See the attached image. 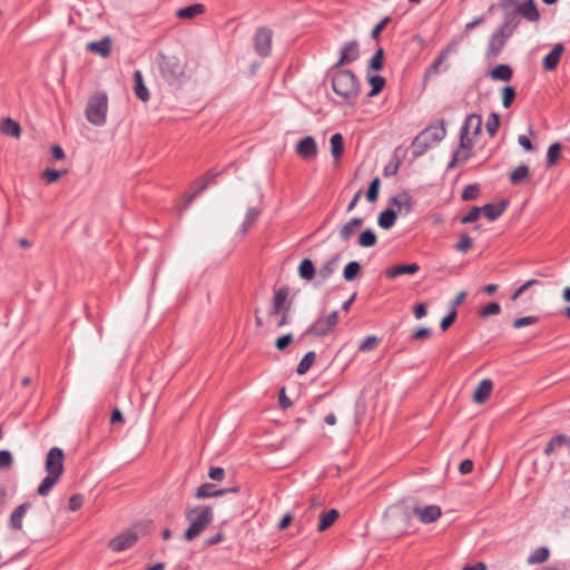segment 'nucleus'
I'll return each mask as SVG.
<instances>
[{"instance_id":"obj_28","label":"nucleus","mask_w":570,"mask_h":570,"mask_svg":"<svg viewBox=\"0 0 570 570\" xmlns=\"http://www.w3.org/2000/svg\"><path fill=\"white\" fill-rule=\"evenodd\" d=\"M391 204L396 206L399 212L404 209L405 214L410 213L413 207L412 197L406 193H401V194L394 196L391 199Z\"/></svg>"},{"instance_id":"obj_55","label":"nucleus","mask_w":570,"mask_h":570,"mask_svg":"<svg viewBox=\"0 0 570 570\" xmlns=\"http://www.w3.org/2000/svg\"><path fill=\"white\" fill-rule=\"evenodd\" d=\"M500 312H501L500 304L497 303V302H492V303L488 304L487 306H484L480 311V315L482 317H488V316H491V315H498Z\"/></svg>"},{"instance_id":"obj_3","label":"nucleus","mask_w":570,"mask_h":570,"mask_svg":"<svg viewBox=\"0 0 570 570\" xmlns=\"http://www.w3.org/2000/svg\"><path fill=\"white\" fill-rule=\"evenodd\" d=\"M184 515L189 522L188 528L183 534V539L187 542L199 537L214 519L213 509L208 505H194L186 508Z\"/></svg>"},{"instance_id":"obj_2","label":"nucleus","mask_w":570,"mask_h":570,"mask_svg":"<svg viewBox=\"0 0 570 570\" xmlns=\"http://www.w3.org/2000/svg\"><path fill=\"white\" fill-rule=\"evenodd\" d=\"M481 128L482 117L480 115L471 114L465 118L460 131L459 146L453 153L449 167H453L455 164H464L470 159Z\"/></svg>"},{"instance_id":"obj_8","label":"nucleus","mask_w":570,"mask_h":570,"mask_svg":"<svg viewBox=\"0 0 570 570\" xmlns=\"http://www.w3.org/2000/svg\"><path fill=\"white\" fill-rule=\"evenodd\" d=\"M63 451L60 448H51L46 456L45 469L48 474L60 476L63 473Z\"/></svg>"},{"instance_id":"obj_10","label":"nucleus","mask_w":570,"mask_h":570,"mask_svg":"<svg viewBox=\"0 0 570 570\" xmlns=\"http://www.w3.org/2000/svg\"><path fill=\"white\" fill-rule=\"evenodd\" d=\"M272 30L259 28L254 38V47L256 52L262 57H267L272 51Z\"/></svg>"},{"instance_id":"obj_53","label":"nucleus","mask_w":570,"mask_h":570,"mask_svg":"<svg viewBox=\"0 0 570 570\" xmlns=\"http://www.w3.org/2000/svg\"><path fill=\"white\" fill-rule=\"evenodd\" d=\"M515 98V90L511 86H507L502 89V104L504 108H509Z\"/></svg>"},{"instance_id":"obj_17","label":"nucleus","mask_w":570,"mask_h":570,"mask_svg":"<svg viewBox=\"0 0 570 570\" xmlns=\"http://www.w3.org/2000/svg\"><path fill=\"white\" fill-rule=\"evenodd\" d=\"M31 504L29 502H24L18 505L10 514L9 525L12 530L19 531L22 529V519L26 512L30 509Z\"/></svg>"},{"instance_id":"obj_57","label":"nucleus","mask_w":570,"mask_h":570,"mask_svg":"<svg viewBox=\"0 0 570 570\" xmlns=\"http://www.w3.org/2000/svg\"><path fill=\"white\" fill-rule=\"evenodd\" d=\"M482 212L479 207H472L465 216L462 217L461 223L468 224L473 223L480 217V213Z\"/></svg>"},{"instance_id":"obj_26","label":"nucleus","mask_w":570,"mask_h":570,"mask_svg":"<svg viewBox=\"0 0 570 570\" xmlns=\"http://www.w3.org/2000/svg\"><path fill=\"white\" fill-rule=\"evenodd\" d=\"M559 448H566L570 454V439L563 434L552 438L544 449V454L550 455Z\"/></svg>"},{"instance_id":"obj_60","label":"nucleus","mask_w":570,"mask_h":570,"mask_svg":"<svg viewBox=\"0 0 570 570\" xmlns=\"http://www.w3.org/2000/svg\"><path fill=\"white\" fill-rule=\"evenodd\" d=\"M83 503V498L81 494H73L69 499V509L71 511H77L81 508Z\"/></svg>"},{"instance_id":"obj_44","label":"nucleus","mask_w":570,"mask_h":570,"mask_svg":"<svg viewBox=\"0 0 570 570\" xmlns=\"http://www.w3.org/2000/svg\"><path fill=\"white\" fill-rule=\"evenodd\" d=\"M368 82L372 88L367 96L374 97L384 88L385 79L381 76H371L368 77Z\"/></svg>"},{"instance_id":"obj_56","label":"nucleus","mask_w":570,"mask_h":570,"mask_svg":"<svg viewBox=\"0 0 570 570\" xmlns=\"http://www.w3.org/2000/svg\"><path fill=\"white\" fill-rule=\"evenodd\" d=\"M479 191L480 190L476 185H468L462 193V199H464V200L474 199L478 197Z\"/></svg>"},{"instance_id":"obj_9","label":"nucleus","mask_w":570,"mask_h":570,"mask_svg":"<svg viewBox=\"0 0 570 570\" xmlns=\"http://www.w3.org/2000/svg\"><path fill=\"white\" fill-rule=\"evenodd\" d=\"M137 541V533L132 530H127L111 539L108 547L115 552H121L134 547Z\"/></svg>"},{"instance_id":"obj_47","label":"nucleus","mask_w":570,"mask_h":570,"mask_svg":"<svg viewBox=\"0 0 570 570\" xmlns=\"http://www.w3.org/2000/svg\"><path fill=\"white\" fill-rule=\"evenodd\" d=\"M380 184H381V180L379 177H375L370 186H368V189L366 191V199L370 202V203H374L376 202L377 199V196H379V188H380Z\"/></svg>"},{"instance_id":"obj_36","label":"nucleus","mask_w":570,"mask_h":570,"mask_svg":"<svg viewBox=\"0 0 570 570\" xmlns=\"http://www.w3.org/2000/svg\"><path fill=\"white\" fill-rule=\"evenodd\" d=\"M530 176L529 167L527 165H519L511 174L510 181L513 185H519L527 180Z\"/></svg>"},{"instance_id":"obj_31","label":"nucleus","mask_w":570,"mask_h":570,"mask_svg":"<svg viewBox=\"0 0 570 570\" xmlns=\"http://www.w3.org/2000/svg\"><path fill=\"white\" fill-rule=\"evenodd\" d=\"M340 513L336 509H331L321 514L320 523L317 525L318 532L327 530L338 518Z\"/></svg>"},{"instance_id":"obj_33","label":"nucleus","mask_w":570,"mask_h":570,"mask_svg":"<svg viewBox=\"0 0 570 570\" xmlns=\"http://www.w3.org/2000/svg\"><path fill=\"white\" fill-rule=\"evenodd\" d=\"M316 274L314 263L309 258H304L298 266V275L305 281H312Z\"/></svg>"},{"instance_id":"obj_14","label":"nucleus","mask_w":570,"mask_h":570,"mask_svg":"<svg viewBox=\"0 0 570 570\" xmlns=\"http://www.w3.org/2000/svg\"><path fill=\"white\" fill-rule=\"evenodd\" d=\"M111 47H112V41L109 37H104L99 41H92V42H88L86 45V49L89 52L96 53L102 58H107L110 56Z\"/></svg>"},{"instance_id":"obj_20","label":"nucleus","mask_w":570,"mask_h":570,"mask_svg":"<svg viewBox=\"0 0 570 570\" xmlns=\"http://www.w3.org/2000/svg\"><path fill=\"white\" fill-rule=\"evenodd\" d=\"M206 8L202 3H194L176 11V17L181 20H191L205 12Z\"/></svg>"},{"instance_id":"obj_29","label":"nucleus","mask_w":570,"mask_h":570,"mask_svg":"<svg viewBox=\"0 0 570 570\" xmlns=\"http://www.w3.org/2000/svg\"><path fill=\"white\" fill-rule=\"evenodd\" d=\"M337 261L338 256H334L318 268L317 276L321 282L327 281L335 273Z\"/></svg>"},{"instance_id":"obj_19","label":"nucleus","mask_w":570,"mask_h":570,"mask_svg":"<svg viewBox=\"0 0 570 570\" xmlns=\"http://www.w3.org/2000/svg\"><path fill=\"white\" fill-rule=\"evenodd\" d=\"M493 383L491 380H482L473 393V401L478 404L484 403L491 395Z\"/></svg>"},{"instance_id":"obj_50","label":"nucleus","mask_w":570,"mask_h":570,"mask_svg":"<svg viewBox=\"0 0 570 570\" xmlns=\"http://www.w3.org/2000/svg\"><path fill=\"white\" fill-rule=\"evenodd\" d=\"M13 464V455L8 450L0 451V471L8 470Z\"/></svg>"},{"instance_id":"obj_41","label":"nucleus","mask_w":570,"mask_h":570,"mask_svg":"<svg viewBox=\"0 0 570 570\" xmlns=\"http://www.w3.org/2000/svg\"><path fill=\"white\" fill-rule=\"evenodd\" d=\"M377 237L372 229H365L358 236V245L362 247H372L376 244Z\"/></svg>"},{"instance_id":"obj_15","label":"nucleus","mask_w":570,"mask_h":570,"mask_svg":"<svg viewBox=\"0 0 570 570\" xmlns=\"http://www.w3.org/2000/svg\"><path fill=\"white\" fill-rule=\"evenodd\" d=\"M564 51V47L562 43H557L553 46L552 50L547 53L542 61V67L547 71H552L557 68L560 58Z\"/></svg>"},{"instance_id":"obj_25","label":"nucleus","mask_w":570,"mask_h":570,"mask_svg":"<svg viewBox=\"0 0 570 570\" xmlns=\"http://www.w3.org/2000/svg\"><path fill=\"white\" fill-rule=\"evenodd\" d=\"M0 131L3 135L19 138L21 136V127L18 121L13 120L12 118L8 117L1 120L0 122Z\"/></svg>"},{"instance_id":"obj_49","label":"nucleus","mask_w":570,"mask_h":570,"mask_svg":"<svg viewBox=\"0 0 570 570\" xmlns=\"http://www.w3.org/2000/svg\"><path fill=\"white\" fill-rule=\"evenodd\" d=\"M379 338L374 335L367 336L363 340L358 346V351L361 352H370L377 347Z\"/></svg>"},{"instance_id":"obj_4","label":"nucleus","mask_w":570,"mask_h":570,"mask_svg":"<svg viewBox=\"0 0 570 570\" xmlns=\"http://www.w3.org/2000/svg\"><path fill=\"white\" fill-rule=\"evenodd\" d=\"M156 63L161 77L169 83H179L186 73L187 61L184 57L159 52Z\"/></svg>"},{"instance_id":"obj_22","label":"nucleus","mask_w":570,"mask_h":570,"mask_svg":"<svg viewBox=\"0 0 570 570\" xmlns=\"http://www.w3.org/2000/svg\"><path fill=\"white\" fill-rule=\"evenodd\" d=\"M363 219L360 217H354L346 222L340 229L338 235L342 240L347 242L356 230L362 226Z\"/></svg>"},{"instance_id":"obj_59","label":"nucleus","mask_w":570,"mask_h":570,"mask_svg":"<svg viewBox=\"0 0 570 570\" xmlns=\"http://www.w3.org/2000/svg\"><path fill=\"white\" fill-rule=\"evenodd\" d=\"M293 342V335L292 334H285L281 337H278L275 342V346L277 350L283 351L285 350L291 343Z\"/></svg>"},{"instance_id":"obj_37","label":"nucleus","mask_w":570,"mask_h":570,"mask_svg":"<svg viewBox=\"0 0 570 570\" xmlns=\"http://www.w3.org/2000/svg\"><path fill=\"white\" fill-rule=\"evenodd\" d=\"M396 220V213L393 209H386L379 215L377 224L384 229L391 228Z\"/></svg>"},{"instance_id":"obj_42","label":"nucleus","mask_w":570,"mask_h":570,"mask_svg":"<svg viewBox=\"0 0 570 570\" xmlns=\"http://www.w3.org/2000/svg\"><path fill=\"white\" fill-rule=\"evenodd\" d=\"M361 273V265L357 262H350L344 271H343V277L345 281L351 282L355 279Z\"/></svg>"},{"instance_id":"obj_52","label":"nucleus","mask_w":570,"mask_h":570,"mask_svg":"<svg viewBox=\"0 0 570 570\" xmlns=\"http://www.w3.org/2000/svg\"><path fill=\"white\" fill-rule=\"evenodd\" d=\"M455 249L459 253H466L472 247V238L469 235H461L459 242L455 244Z\"/></svg>"},{"instance_id":"obj_64","label":"nucleus","mask_w":570,"mask_h":570,"mask_svg":"<svg viewBox=\"0 0 570 570\" xmlns=\"http://www.w3.org/2000/svg\"><path fill=\"white\" fill-rule=\"evenodd\" d=\"M209 478L215 481H222L225 475V471L223 468H212L208 473Z\"/></svg>"},{"instance_id":"obj_6","label":"nucleus","mask_w":570,"mask_h":570,"mask_svg":"<svg viewBox=\"0 0 570 570\" xmlns=\"http://www.w3.org/2000/svg\"><path fill=\"white\" fill-rule=\"evenodd\" d=\"M108 97L105 91H97L89 97L86 118L95 126H104L107 120Z\"/></svg>"},{"instance_id":"obj_13","label":"nucleus","mask_w":570,"mask_h":570,"mask_svg":"<svg viewBox=\"0 0 570 570\" xmlns=\"http://www.w3.org/2000/svg\"><path fill=\"white\" fill-rule=\"evenodd\" d=\"M514 12L517 16L520 14L530 22H537L540 19V13L537 9L534 0L523 1L517 7Z\"/></svg>"},{"instance_id":"obj_24","label":"nucleus","mask_w":570,"mask_h":570,"mask_svg":"<svg viewBox=\"0 0 570 570\" xmlns=\"http://www.w3.org/2000/svg\"><path fill=\"white\" fill-rule=\"evenodd\" d=\"M420 271V266L416 263L407 264V265H396L387 268L385 271V275L389 278H395L400 275L404 274H415Z\"/></svg>"},{"instance_id":"obj_12","label":"nucleus","mask_w":570,"mask_h":570,"mask_svg":"<svg viewBox=\"0 0 570 570\" xmlns=\"http://www.w3.org/2000/svg\"><path fill=\"white\" fill-rule=\"evenodd\" d=\"M295 150L303 159H313L317 155V145L312 136H306L297 142Z\"/></svg>"},{"instance_id":"obj_58","label":"nucleus","mask_w":570,"mask_h":570,"mask_svg":"<svg viewBox=\"0 0 570 570\" xmlns=\"http://www.w3.org/2000/svg\"><path fill=\"white\" fill-rule=\"evenodd\" d=\"M456 315V311L452 308L451 312L445 317L442 318L440 324L442 331H446L455 322Z\"/></svg>"},{"instance_id":"obj_48","label":"nucleus","mask_w":570,"mask_h":570,"mask_svg":"<svg viewBox=\"0 0 570 570\" xmlns=\"http://www.w3.org/2000/svg\"><path fill=\"white\" fill-rule=\"evenodd\" d=\"M384 63V50L382 48L377 49L374 56L370 61V69L372 70H381Z\"/></svg>"},{"instance_id":"obj_39","label":"nucleus","mask_w":570,"mask_h":570,"mask_svg":"<svg viewBox=\"0 0 570 570\" xmlns=\"http://www.w3.org/2000/svg\"><path fill=\"white\" fill-rule=\"evenodd\" d=\"M481 209H482L484 216L489 220L493 222L502 215V213L504 212V205L497 206L493 204H487Z\"/></svg>"},{"instance_id":"obj_35","label":"nucleus","mask_w":570,"mask_h":570,"mask_svg":"<svg viewBox=\"0 0 570 570\" xmlns=\"http://www.w3.org/2000/svg\"><path fill=\"white\" fill-rule=\"evenodd\" d=\"M60 476L51 475L47 473V476L39 484L37 492L41 497H46L52 490V488L58 483Z\"/></svg>"},{"instance_id":"obj_5","label":"nucleus","mask_w":570,"mask_h":570,"mask_svg":"<svg viewBox=\"0 0 570 570\" xmlns=\"http://www.w3.org/2000/svg\"><path fill=\"white\" fill-rule=\"evenodd\" d=\"M332 87L336 95L346 101H354L358 96V81L350 70H337L332 79Z\"/></svg>"},{"instance_id":"obj_40","label":"nucleus","mask_w":570,"mask_h":570,"mask_svg":"<svg viewBox=\"0 0 570 570\" xmlns=\"http://www.w3.org/2000/svg\"><path fill=\"white\" fill-rule=\"evenodd\" d=\"M315 360H316L315 352L306 353L297 365V368H296L297 374H299V375L305 374L312 367Z\"/></svg>"},{"instance_id":"obj_1","label":"nucleus","mask_w":570,"mask_h":570,"mask_svg":"<svg viewBox=\"0 0 570 570\" xmlns=\"http://www.w3.org/2000/svg\"><path fill=\"white\" fill-rule=\"evenodd\" d=\"M412 514L417 515L422 523H431L441 517V508L432 504L424 508L414 507L410 509L404 503H396L387 508L384 519L391 525L406 527Z\"/></svg>"},{"instance_id":"obj_16","label":"nucleus","mask_w":570,"mask_h":570,"mask_svg":"<svg viewBox=\"0 0 570 570\" xmlns=\"http://www.w3.org/2000/svg\"><path fill=\"white\" fill-rule=\"evenodd\" d=\"M509 39L508 36L497 30L489 41L488 46V57L494 58L497 57L503 47L505 46L507 40Z\"/></svg>"},{"instance_id":"obj_45","label":"nucleus","mask_w":570,"mask_h":570,"mask_svg":"<svg viewBox=\"0 0 570 570\" xmlns=\"http://www.w3.org/2000/svg\"><path fill=\"white\" fill-rule=\"evenodd\" d=\"M561 155V145L559 142L552 144L547 153V166L552 167Z\"/></svg>"},{"instance_id":"obj_11","label":"nucleus","mask_w":570,"mask_h":570,"mask_svg":"<svg viewBox=\"0 0 570 570\" xmlns=\"http://www.w3.org/2000/svg\"><path fill=\"white\" fill-rule=\"evenodd\" d=\"M360 57V46L356 40H352L346 42L341 48V57L338 61L335 63L334 68H340L341 66L352 63L356 61Z\"/></svg>"},{"instance_id":"obj_21","label":"nucleus","mask_w":570,"mask_h":570,"mask_svg":"<svg viewBox=\"0 0 570 570\" xmlns=\"http://www.w3.org/2000/svg\"><path fill=\"white\" fill-rule=\"evenodd\" d=\"M214 485L209 483L202 484L196 493L195 497L197 499H206L217 495H223L227 492H237V488H230V489H223V490H213Z\"/></svg>"},{"instance_id":"obj_32","label":"nucleus","mask_w":570,"mask_h":570,"mask_svg":"<svg viewBox=\"0 0 570 570\" xmlns=\"http://www.w3.org/2000/svg\"><path fill=\"white\" fill-rule=\"evenodd\" d=\"M331 154L336 161H338L344 153V138L342 134H334L331 139Z\"/></svg>"},{"instance_id":"obj_34","label":"nucleus","mask_w":570,"mask_h":570,"mask_svg":"<svg viewBox=\"0 0 570 570\" xmlns=\"http://www.w3.org/2000/svg\"><path fill=\"white\" fill-rule=\"evenodd\" d=\"M445 132L444 126L430 127L421 134V137L429 139L431 142H439L445 137Z\"/></svg>"},{"instance_id":"obj_54","label":"nucleus","mask_w":570,"mask_h":570,"mask_svg":"<svg viewBox=\"0 0 570 570\" xmlns=\"http://www.w3.org/2000/svg\"><path fill=\"white\" fill-rule=\"evenodd\" d=\"M540 281L538 279H529L524 284H522L512 295L511 301L515 302L528 288L533 285H540Z\"/></svg>"},{"instance_id":"obj_62","label":"nucleus","mask_w":570,"mask_h":570,"mask_svg":"<svg viewBox=\"0 0 570 570\" xmlns=\"http://www.w3.org/2000/svg\"><path fill=\"white\" fill-rule=\"evenodd\" d=\"M390 21V18H384L381 22H379L373 29H372V32H371V36L372 38L376 39L380 33L383 31V29L386 27V24L389 23Z\"/></svg>"},{"instance_id":"obj_18","label":"nucleus","mask_w":570,"mask_h":570,"mask_svg":"<svg viewBox=\"0 0 570 570\" xmlns=\"http://www.w3.org/2000/svg\"><path fill=\"white\" fill-rule=\"evenodd\" d=\"M504 12V21L498 30L510 38L514 30L518 28L520 19L514 11L509 10Z\"/></svg>"},{"instance_id":"obj_63","label":"nucleus","mask_w":570,"mask_h":570,"mask_svg":"<svg viewBox=\"0 0 570 570\" xmlns=\"http://www.w3.org/2000/svg\"><path fill=\"white\" fill-rule=\"evenodd\" d=\"M261 215V210L258 208L252 207L247 210L245 220L248 224H254Z\"/></svg>"},{"instance_id":"obj_7","label":"nucleus","mask_w":570,"mask_h":570,"mask_svg":"<svg viewBox=\"0 0 570 570\" xmlns=\"http://www.w3.org/2000/svg\"><path fill=\"white\" fill-rule=\"evenodd\" d=\"M338 323V312L333 311L326 317L317 318L308 328V333L315 336H324L331 333Z\"/></svg>"},{"instance_id":"obj_43","label":"nucleus","mask_w":570,"mask_h":570,"mask_svg":"<svg viewBox=\"0 0 570 570\" xmlns=\"http://www.w3.org/2000/svg\"><path fill=\"white\" fill-rule=\"evenodd\" d=\"M66 174H67V170H57V169H52V168H47L42 171L41 178L47 184H53V183L58 181Z\"/></svg>"},{"instance_id":"obj_30","label":"nucleus","mask_w":570,"mask_h":570,"mask_svg":"<svg viewBox=\"0 0 570 570\" xmlns=\"http://www.w3.org/2000/svg\"><path fill=\"white\" fill-rule=\"evenodd\" d=\"M513 71L509 65H498L490 71V77L493 80L509 81L512 78Z\"/></svg>"},{"instance_id":"obj_23","label":"nucleus","mask_w":570,"mask_h":570,"mask_svg":"<svg viewBox=\"0 0 570 570\" xmlns=\"http://www.w3.org/2000/svg\"><path fill=\"white\" fill-rule=\"evenodd\" d=\"M287 297H288V289L286 287H282L275 293V296L273 299V308L269 313L271 316L277 315L279 313H283V311H285V308L287 307L285 305Z\"/></svg>"},{"instance_id":"obj_27","label":"nucleus","mask_w":570,"mask_h":570,"mask_svg":"<svg viewBox=\"0 0 570 570\" xmlns=\"http://www.w3.org/2000/svg\"><path fill=\"white\" fill-rule=\"evenodd\" d=\"M135 80V94L144 102L149 99V90L144 83L142 73L140 70H136L134 73Z\"/></svg>"},{"instance_id":"obj_51","label":"nucleus","mask_w":570,"mask_h":570,"mask_svg":"<svg viewBox=\"0 0 570 570\" xmlns=\"http://www.w3.org/2000/svg\"><path fill=\"white\" fill-rule=\"evenodd\" d=\"M538 322H539V317L538 316L529 315V316H523V317L517 318L513 322L512 326L515 330H518V328H521V327H524V326L537 324Z\"/></svg>"},{"instance_id":"obj_38","label":"nucleus","mask_w":570,"mask_h":570,"mask_svg":"<svg viewBox=\"0 0 570 570\" xmlns=\"http://www.w3.org/2000/svg\"><path fill=\"white\" fill-rule=\"evenodd\" d=\"M550 556V551L546 547L537 548L529 557H528V563L529 564H537V563H543L548 560Z\"/></svg>"},{"instance_id":"obj_46","label":"nucleus","mask_w":570,"mask_h":570,"mask_svg":"<svg viewBox=\"0 0 570 570\" xmlns=\"http://www.w3.org/2000/svg\"><path fill=\"white\" fill-rule=\"evenodd\" d=\"M500 127V116L497 112H492L485 124L488 134L493 137Z\"/></svg>"},{"instance_id":"obj_61","label":"nucleus","mask_w":570,"mask_h":570,"mask_svg":"<svg viewBox=\"0 0 570 570\" xmlns=\"http://www.w3.org/2000/svg\"><path fill=\"white\" fill-rule=\"evenodd\" d=\"M431 335V331L429 328H425V327H421L419 330H416L412 335H411V340L412 341H423V340H426L429 338Z\"/></svg>"}]
</instances>
